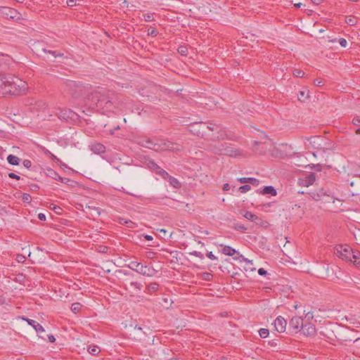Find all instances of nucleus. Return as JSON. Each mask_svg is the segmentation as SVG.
Masks as SVG:
<instances>
[{"instance_id":"nucleus-25","label":"nucleus","mask_w":360,"mask_h":360,"mask_svg":"<svg viewBox=\"0 0 360 360\" xmlns=\"http://www.w3.org/2000/svg\"><path fill=\"white\" fill-rule=\"evenodd\" d=\"M129 284L134 288V291L136 292L141 291L143 287V285L140 283H138L136 281H131Z\"/></svg>"},{"instance_id":"nucleus-59","label":"nucleus","mask_w":360,"mask_h":360,"mask_svg":"<svg viewBox=\"0 0 360 360\" xmlns=\"http://www.w3.org/2000/svg\"><path fill=\"white\" fill-rule=\"evenodd\" d=\"M49 53L52 54L55 58H56L58 56L62 55V54H56V52L55 51H49Z\"/></svg>"},{"instance_id":"nucleus-63","label":"nucleus","mask_w":360,"mask_h":360,"mask_svg":"<svg viewBox=\"0 0 360 360\" xmlns=\"http://www.w3.org/2000/svg\"><path fill=\"white\" fill-rule=\"evenodd\" d=\"M160 232H162L164 233H167V231L165 229H160Z\"/></svg>"},{"instance_id":"nucleus-42","label":"nucleus","mask_w":360,"mask_h":360,"mask_svg":"<svg viewBox=\"0 0 360 360\" xmlns=\"http://www.w3.org/2000/svg\"><path fill=\"white\" fill-rule=\"evenodd\" d=\"M23 166L29 169L32 166V162L30 160H25L22 162Z\"/></svg>"},{"instance_id":"nucleus-12","label":"nucleus","mask_w":360,"mask_h":360,"mask_svg":"<svg viewBox=\"0 0 360 360\" xmlns=\"http://www.w3.org/2000/svg\"><path fill=\"white\" fill-rule=\"evenodd\" d=\"M301 329L303 333L307 336H312L316 334V330L315 326L311 323H305L302 325Z\"/></svg>"},{"instance_id":"nucleus-47","label":"nucleus","mask_w":360,"mask_h":360,"mask_svg":"<svg viewBox=\"0 0 360 360\" xmlns=\"http://www.w3.org/2000/svg\"><path fill=\"white\" fill-rule=\"evenodd\" d=\"M66 4L68 6L72 7L76 5V0H67Z\"/></svg>"},{"instance_id":"nucleus-9","label":"nucleus","mask_w":360,"mask_h":360,"mask_svg":"<svg viewBox=\"0 0 360 360\" xmlns=\"http://www.w3.org/2000/svg\"><path fill=\"white\" fill-rule=\"evenodd\" d=\"M303 325V320L300 316H293L289 322V330L291 333H297L300 331Z\"/></svg>"},{"instance_id":"nucleus-45","label":"nucleus","mask_w":360,"mask_h":360,"mask_svg":"<svg viewBox=\"0 0 360 360\" xmlns=\"http://www.w3.org/2000/svg\"><path fill=\"white\" fill-rule=\"evenodd\" d=\"M8 176L11 178V179H16V180H19L20 179V176L13 173V172H10L8 173Z\"/></svg>"},{"instance_id":"nucleus-21","label":"nucleus","mask_w":360,"mask_h":360,"mask_svg":"<svg viewBox=\"0 0 360 360\" xmlns=\"http://www.w3.org/2000/svg\"><path fill=\"white\" fill-rule=\"evenodd\" d=\"M7 161L11 165H18L20 162V159L14 155H9L7 157Z\"/></svg>"},{"instance_id":"nucleus-2","label":"nucleus","mask_w":360,"mask_h":360,"mask_svg":"<svg viewBox=\"0 0 360 360\" xmlns=\"http://www.w3.org/2000/svg\"><path fill=\"white\" fill-rule=\"evenodd\" d=\"M66 86L68 89L69 93L75 98L86 97L91 89V86L89 84L72 80L66 82Z\"/></svg>"},{"instance_id":"nucleus-28","label":"nucleus","mask_w":360,"mask_h":360,"mask_svg":"<svg viewBox=\"0 0 360 360\" xmlns=\"http://www.w3.org/2000/svg\"><path fill=\"white\" fill-rule=\"evenodd\" d=\"M233 228L238 231L245 233L247 231V228L240 224H234Z\"/></svg>"},{"instance_id":"nucleus-33","label":"nucleus","mask_w":360,"mask_h":360,"mask_svg":"<svg viewBox=\"0 0 360 360\" xmlns=\"http://www.w3.org/2000/svg\"><path fill=\"white\" fill-rule=\"evenodd\" d=\"M251 189V186L248 184H245L239 187L238 190L240 193H245Z\"/></svg>"},{"instance_id":"nucleus-14","label":"nucleus","mask_w":360,"mask_h":360,"mask_svg":"<svg viewBox=\"0 0 360 360\" xmlns=\"http://www.w3.org/2000/svg\"><path fill=\"white\" fill-rule=\"evenodd\" d=\"M91 150L95 154H102L105 152V146L100 143H94L90 146Z\"/></svg>"},{"instance_id":"nucleus-64","label":"nucleus","mask_w":360,"mask_h":360,"mask_svg":"<svg viewBox=\"0 0 360 360\" xmlns=\"http://www.w3.org/2000/svg\"><path fill=\"white\" fill-rule=\"evenodd\" d=\"M207 127L212 131L214 130V127H212V126H208Z\"/></svg>"},{"instance_id":"nucleus-55","label":"nucleus","mask_w":360,"mask_h":360,"mask_svg":"<svg viewBox=\"0 0 360 360\" xmlns=\"http://www.w3.org/2000/svg\"><path fill=\"white\" fill-rule=\"evenodd\" d=\"M314 84L316 86H321L323 85V82L321 80L319 79H314Z\"/></svg>"},{"instance_id":"nucleus-31","label":"nucleus","mask_w":360,"mask_h":360,"mask_svg":"<svg viewBox=\"0 0 360 360\" xmlns=\"http://www.w3.org/2000/svg\"><path fill=\"white\" fill-rule=\"evenodd\" d=\"M89 352L92 355H96L99 353L100 349L96 346L90 347L88 349Z\"/></svg>"},{"instance_id":"nucleus-17","label":"nucleus","mask_w":360,"mask_h":360,"mask_svg":"<svg viewBox=\"0 0 360 360\" xmlns=\"http://www.w3.org/2000/svg\"><path fill=\"white\" fill-rule=\"evenodd\" d=\"M241 184H251L255 186H257L259 184V180L253 177H241L238 179Z\"/></svg>"},{"instance_id":"nucleus-32","label":"nucleus","mask_w":360,"mask_h":360,"mask_svg":"<svg viewBox=\"0 0 360 360\" xmlns=\"http://www.w3.org/2000/svg\"><path fill=\"white\" fill-rule=\"evenodd\" d=\"M81 309V304L79 302L73 303L71 306V310L74 313L78 312Z\"/></svg>"},{"instance_id":"nucleus-57","label":"nucleus","mask_w":360,"mask_h":360,"mask_svg":"<svg viewBox=\"0 0 360 360\" xmlns=\"http://www.w3.org/2000/svg\"><path fill=\"white\" fill-rule=\"evenodd\" d=\"M311 3L314 5H319L321 4L322 0H311Z\"/></svg>"},{"instance_id":"nucleus-4","label":"nucleus","mask_w":360,"mask_h":360,"mask_svg":"<svg viewBox=\"0 0 360 360\" xmlns=\"http://www.w3.org/2000/svg\"><path fill=\"white\" fill-rule=\"evenodd\" d=\"M145 147L155 151L179 150L178 144L172 143L168 141H162L160 143H153L151 141H147Z\"/></svg>"},{"instance_id":"nucleus-5","label":"nucleus","mask_w":360,"mask_h":360,"mask_svg":"<svg viewBox=\"0 0 360 360\" xmlns=\"http://www.w3.org/2000/svg\"><path fill=\"white\" fill-rule=\"evenodd\" d=\"M128 267L133 271L146 276L151 277L155 274V270L150 266L143 265L142 263L132 261L128 264Z\"/></svg>"},{"instance_id":"nucleus-54","label":"nucleus","mask_w":360,"mask_h":360,"mask_svg":"<svg viewBox=\"0 0 360 360\" xmlns=\"http://www.w3.org/2000/svg\"><path fill=\"white\" fill-rule=\"evenodd\" d=\"M305 317H306V318H307V319H308V320H309V319H313V318H314L313 313L308 311V312L306 314Z\"/></svg>"},{"instance_id":"nucleus-58","label":"nucleus","mask_w":360,"mask_h":360,"mask_svg":"<svg viewBox=\"0 0 360 360\" xmlns=\"http://www.w3.org/2000/svg\"><path fill=\"white\" fill-rule=\"evenodd\" d=\"M230 189V186L229 184H224L223 186V190L224 191H229Z\"/></svg>"},{"instance_id":"nucleus-26","label":"nucleus","mask_w":360,"mask_h":360,"mask_svg":"<svg viewBox=\"0 0 360 360\" xmlns=\"http://www.w3.org/2000/svg\"><path fill=\"white\" fill-rule=\"evenodd\" d=\"M298 99L301 101H304L306 98L309 97V91H300L297 94Z\"/></svg>"},{"instance_id":"nucleus-35","label":"nucleus","mask_w":360,"mask_h":360,"mask_svg":"<svg viewBox=\"0 0 360 360\" xmlns=\"http://www.w3.org/2000/svg\"><path fill=\"white\" fill-rule=\"evenodd\" d=\"M224 154L228 155L229 156H237L239 153H238L237 150L225 149Z\"/></svg>"},{"instance_id":"nucleus-61","label":"nucleus","mask_w":360,"mask_h":360,"mask_svg":"<svg viewBox=\"0 0 360 360\" xmlns=\"http://www.w3.org/2000/svg\"><path fill=\"white\" fill-rule=\"evenodd\" d=\"M355 134H360V128H358L355 130Z\"/></svg>"},{"instance_id":"nucleus-13","label":"nucleus","mask_w":360,"mask_h":360,"mask_svg":"<svg viewBox=\"0 0 360 360\" xmlns=\"http://www.w3.org/2000/svg\"><path fill=\"white\" fill-rule=\"evenodd\" d=\"M315 175L313 173L306 175L304 177L299 179L300 184L303 186H309L312 185L315 181Z\"/></svg>"},{"instance_id":"nucleus-60","label":"nucleus","mask_w":360,"mask_h":360,"mask_svg":"<svg viewBox=\"0 0 360 360\" xmlns=\"http://www.w3.org/2000/svg\"><path fill=\"white\" fill-rule=\"evenodd\" d=\"M144 238L147 240H152L153 239V238L150 235H145Z\"/></svg>"},{"instance_id":"nucleus-49","label":"nucleus","mask_w":360,"mask_h":360,"mask_svg":"<svg viewBox=\"0 0 360 360\" xmlns=\"http://www.w3.org/2000/svg\"><path fill=\"white\" fill-rule=\"evenodd\" d=\"M207 257L209 259H212V260H215V259H217V257H215V256H214V255L212 252H208V253L207 254Z\"/></svg>"},{"instance_id":"nucleus-1","label":"nucleus","mask_w":360,"mask_h":360,"mask_svg":"<svg viewBox=\"0 0 360 360\" xmlns=\"http://www.w3.org/2000/svg\"><path fill=\"white\" fill-rule=\"evenodd\" d=\"M28 84L18 77L0 73V94L22 96L27 93Z\"/></svg>"},{"instance_id":"nucleus-38","label":"nucleus","mask_w":360,"mask_h":360,"mask_svg":"<svg viewBox=\"0 0 360 360\" xmlns=\"http://www.w3.org/2000/svg\"><path fill=\"white\" fill-rule=\"evenodd\" d=\"M143 18L146 22H151L153 20V13H146L143 14Z\"/></svg>"},{"instance_id":"nucleus-37","label":"nucleus","mask_w":360,"mask_h":360,"mask_svg":"<svg viewBox=\"0 0 360 360\" xmlns=\"http://www.w3.org/2000/svg\"><path fill=\"white\" fill-rule=\"evenodd\" d=\"M22 200L24 202L30 203L31 202V195L28 193H24L22 196Z\"/></svg>"},{"instance_id":"nucleus-29","label":"nucleus","mask_w":360,"mask_h":360,"mask_svg":"<svg viewBox=\"0 0 360 360\" xmlns=\"http://www.w3.org/2000/svg\"><path fill=\"white\" fill-rule=\"evenodd\" d=\"M156 173L166 180H167L170 176L165 170L162 168H160L159 170H156Z\"/></svg>"},{"instance_id":"nucleus-20","label":"nucleus","mask_w":360,"mask_h":360,"mask_svg":"<svg viewBox=\"0 0 360 360\" xmlns=\"http://www.w3.org/2000/svg\"><path fill=\"white\" fill-rule=\"evenodd\" d=\"M261 193L263 195L271 194L273 196L276 195L277 192L276 190L271 186H265L263 190L261 191Z\"/></svg>"},{"instance_id":"nucleus-16","label":"nucleus","mask_w":360,"mask_h":360,"mask_svg":"<svg viewBox=\"0 0 360 360\" xmlns=\"http://www.w3.org/2000/svg\"><path fill=\"white\" fill-rule=\"evenodd\" d=\"M49 176H51L53 179L56 181H60L65 184H68V183L71 181L70 179L60 176L57 172H56L53 170L49 171Z\"/></svg>"},{"instance_id":"nucleus-7","label":"nucleus","mask_w":360,"mask_h":360,"mask_svg":"<svg viewBox=\"0 0 360 360\" xmlns=\"http://www.w3.org/2000/svg\"><path fill=\"white\" fill-rule=\"evenodd\" d=\"M20 13L14 8L7 6H3L0 8V17H2L5 19L18 20L20 19Z\"/></svg>"},{"instance_id":"nucleus-44","label":"nucleus","mask_w":360,"mask_h":360,"mask_svg":"<svg viewBox=\"0 0 360 360\" xmlns=\"http://www.w3.org/2000/svg\"><path fill=\"white\" fill-rule=\"evenodd\" d=\"M6 303V297H4L2 291L0 290V305H3Z\"/></svg>"},{"instance_id":"nucleus-27","label":"nucleus","mask_w":360,"mask_h":360,"mask_svg":"<svg viewBox=\"0 0 360 360\" xmlns=\"http://www.w3.org/2000/svg\"><path fill=\"white\" fill-rule=\"evenodd\" d=\"M159 285L157 283H151L147 286L149 292H155L158 290Z\"/></svg>"},{"instance_id":"nucleus-51","label":"nucleus","mask_w":360,"mask_h":360,"mask_svg":"<svg viewBox=\"0 0 360 360\" xmlns=\"http://www.w3.org/2000/svg\"><path fill=\"white\" fill-rule=\"evenodd\" d=\"M212 277V275L211 274L205 273L204 274V279L206 281H210Z\"/></svg>"},{"instance_id":"nucleus-34","label":"nucleus","mask_w":360,"mask_h":360,"mask_svg":"<svg viewBox=\"0 0 360 360\" xmlns=\"http://www.w3.org/2000/svg\"><path fill=\"white\" fill-rule=\"evenodd\" d=\"M292 73H293V75L297 77H302L304 75V72L300 69L293 70Z\"/></svg>"},{"instance_id":"nucleus-62","label":"nucleus","mask_w":360,"mask_h":360,"mask_svg":"<svg viewBox=\"0 0 360 360\" xmlns=\"http://www.w3.org/2000/svg\"><path fill=\"white\" fill-rule=\"evenodd\" d=\"M301 6H302V4H301V3H298V4H295V6L296 8H300Z\"/></svg>"},{"instance_id":"nucleus-3","label":"nucleus","mask_w":360,"mask_h":360,"mask_svg":"<svg viewBox=\"0 0 360 360\" xmlns=\"http://www.w3.org/2000/svg\"><path fill=\"white\" fill-rule=\"evenodd\" d=\"M108 91L105 89L101 88L94 90L89 94L88 92L86 96L88 100L91 101V105H95L97 108L103 107V101L106 100Z\"/></svg>"},{"instance_id":"nucleus-52","label":"nucleus","mask_w":360,"mask_h":360,"mask_svg":"<svg viewBox=\"0 0 360 360\" xmlns=\"http://www.w3.org/2000/svg\"><path fill=\"white\" fill-rule=\"evenodd\" d=\"M47 338L50 342H54L56 341V338L53 335H47Z\"/></svg>"},{"instance_id":"nucleus-53","label":"nucleus","mask_w":360,"mask_h":360,"mask_svg":"<svg viewBox=\"0 0 360 360\" xmlns=\"http://www.w3.org/2000/svg\"><path fill=\"white\" fill-rule=\"evenodd\" d=\"M38 219L41 221H45L46 220V215L43 213H39L38 214Z\"/></svg>"},{"instance_id":"nucleus-36","label":"nucleus","mask_w":360,"mask_h":360,"mask_svg":"<svg viewBox=\"0 0 360 360\" xmlns=\"http://www.w3.org/2000/svg\"><path fill=\"white\" fill-rule=\"evenodd\" d=\"M352 122L354 126L360 127V115H355L353 117Z\"/></svg>"},{"instance_id":"nucleus-24","label":"nucleus","mask_w":360,"mask_h":360,"mask_svg":"<svg viewBox=\"0 0 360 360\" xmlns=\"http://www.w3.org/2000/svg\"><path fill=\"white\" fill-rule=\"evenodd\" d=\"M169 184L174 186V188H179L180 187V182L174 176H169V177L167 179Z\"/></svg>"},{"instance_id":"nucleus-41","label":"nucleus","mask_w":360,"mask_h":360,"mask_svg":"<svg viewBox=\"0 0 360 360\" xmlns=\"http://www.w3.org/2000/svg\"><path fill=\"white\" fill-rule=\"evenodd\" d=\"M190 254L192 255H194L197 257H199L200 259H202L204 257L203 254L201 253L200 252L193 251V252H191Z\"/></svg>"},{"instance_id":"nucleus-19","label":"nucleus","mask_w":360,"mask_h":360,"mask_svg":"<svg viewBox=\"0 0 360 360\" xmlns=\"http://www.w3.org/2000/svg\"><path fill=\"white\" fill-rule=\"evenodd\" d=\"M111 99L112 98L107 94L106 100L103 101V107H100L99 108H102L106 111L113 110L114 105Z\"/></svg>"},{"instance_id":"nucleus-39","label":"nucleus","mask_w":360,"mask_h":360,"mask_svg":"<svg viewBox=\"0 0 360 360\" xmlns=\"http://www.w3.org/2000/svg\"><path fill=\"white\" fill-rule=\"evenodd\" d=\"M346 22L349 25H354L356 23L355 18L349 17L346 19Z\"/></svg>"},{"instance_id":"nucleus-11","label":"nucleus","mask_w":360,"mask_h":360,"mask_svg":"<svg viewBox=\"0 0 360 360\" xmlns=\"http://www.w3.org/2000/svg\"><path fill=\"white\" fill-rule=\"evenodd\" d=\"M274 328L278 333H283L286 329L287 321L281 316H278L274 322Z\"/></svg>"},{"instance_id":"nucleus-30","label":"nucleus","mask_w":360,"mask_h":360,"mask_svg":"<svg viewBox=\"0 0 360 360\" xmlns=\"http://www.w3.org/2000/svg\"><path fill=\"white\" fill-rule=\"evenodd\" d=\"M259 336L262 338H266L268 337L269 334V331L268 329L266 328H261L259 330Z\"/></svg>"},{"instance_id":"nucleus-6","label":"nucleus","mask_w":360,"mask_h":360,"mask_svg":"<svg viewBox=\"0 0 360 360\" xmlns=\"http://www.w3.org/2000/svg\"><path fill=\"white\" fill-rule=\"evenodd\" d=\"M335 255L342 260H351L354 257L353 250L348 245H338L334 248Z\"/></svg>"},{"instance_id":"nucleus-8","label":"nucleus","mask_w":360,"mask_h":360,"mask_svg":"<svg viewBox=\"0 0 360 360\" xmlns=\"http://www.w3.org/2000/svg\"><path fill=\"white\" fill-rule=\"evenodd\" d=\"M242 214L245 219L255 222L256 224L262 227L266 228L269 225L268 221L263 220L262 218L259 217L257 215L252 213L251 212L245 211L242 212Z\"/></svg>"},{"instance_id":"nucleus-50","label":"nucleus","mask_w":360,"mask_h":360,"mask_svg":"<svg viewBox=\"0 0 360 360\" xmlns=\"http://www.w3.org/2000/svg\"><path fill=\"white\" fill-rule=\"evenodd\" d=\"M258 274L261 276H265L267 274V271L264 269L260 268L258 270Z\"/></svg>"},{"instance_id":"nucleus-10","label":"nucleus","mask_w":360,"mask_h":360,"mask_svg":"<svg viewBox=\"0 0 360 360\" xmlns=\"http://www.w3.org/2000/svg\"><path fill=\"white\" fill-rule=\"evenodd\" d=\"M22 319L25 321L30 326L33 327V328L37 333L39 338H42V339L45 340V338L41 334L42 333H44L45 330L41 324H39L38 322L35 321L34 320H32V319H28V318H26L24 316L22 317Z\"/></svg>"},{"instance_id":"nucleus-40","label":"nucleus","mask_w":360,"mask_h":360,"mask_svg":"<svg viewBox=\"0 0 360 360\" xmlns=\"http://www.w3.org/2000/svg\"><path fill=\"white\" fill-rule=\"evenodd\" d=\"M150 167L155 170L156 172V170H159L161 167L160 166H158L155 162L153 161H151L150 162Z\"/></svg>"},{"instance_id":"nucleus-18","label":"nucleus","mask_w":360,"mask_h":360,"mask_svg":"<svg viewBox=\"0 0 360 360\" xmlns=\"http://www.w3.org/2000/svg\"><path fill=\"white\" fill-rule=\"evenodd\" d=\"M308 194L313 200L316 201L320 200L326 195L323 189H319V191H314L309 193Z\"/></svg>"},{"instance_id":"nucleus-15","label":"nucleus","mask_w":360,"mask_h":360,"mask_svg":"<svg viewBox=\"0 0 360 360\" xmlns=\"http://www.w3.org/2000/svg\"><path fill=\"white\" fill-rule=\"evenodd\" d=\"M73 112L70 109H63L58 112V117L60 120H68L72 117Z\"/></svg>"},{"instance_id":"nucleus-56","label":"nucleus","mask_w":360,"mask_h":360,"mask_svg":"<svg viewBox=\"0 0 360 360\" xmlns=\"http://www.w3.org/2000/svg\"><path fill=\"white\" fill-rule=\"evenodd\" d=\"M39 188V186H38V185H37V184H32V185H31V189H32V191H37Z\"/></svg>"},{"instance_id":"nucleus-46","label":"nucleus","mask_w":360,"mask_h":360,"mask_svg":"<svg viewBox=\"0 0 360 360\" xmlns=\"http://www.w3.org/2000/svg\"><path fill=\"white\" fill-rule=\"evenodd\" d=\"M339 43L340 44L341 46L342 47H346L347 45V41L344 38H341L340 40H339Z\"/></svg>"},{"instance_id":"nucleus-43","label":"nucleus","mask_w":360,"mask_h":360,"mask_svg":"<svg viewBox=\"0 0 360 360\" xmlns=\"http://www.w3.org/2000/svg\"><path fill=\"white\" fill-rule=\"evenodd\" d=\"M359 252H354V257L351 258V260H348L349 262H357V259H359Z\"/></svg>"},{"instance_id":"nucleus-22","label":"nucleus","mask_w":360,"mask_h":360,"mask_svg":"<svg viewBox=\"0 0 360 360\" xmlns=\"http://www.w3.org/2000/svg\"><path fill=\"white\" fill-rule=\"evenodd\" d=\"M222 246H223L222 253L224 254L225 255L233 256L236 252V250L230 246H228V245H222Z\"/></svg>"},{"instance_id":"nucleus-48","label":"nucleus","mask_w":360,"mask_h":360,"mask_svg":"<svg viewBox=\"0 0 360 360\" xmlns=\"http://www.w3.org/2000/svg\"><path fill=\"white\" fill-rule=\"evenodd\" d=\"M158 34V31L156 29H153L150 31L148 30V35H150L152 37H155Z\"/></svg>"},{"instance_id":"nucleus-23","label":"nucleus","mask_w":360,"mask_h":360,"mask_svg":"<svg viewBox=\"0 0 360 360\" xmlns=\"http://www.w3.org/2000/svg\"><path fill=\"white\" fill-rule=\"evenodd\" d=\"M43 151L44 154L48 155L53 161L56 162H61L60 160L51 153L48 149L44 148Z\"/></svg>"}]
</instances>
